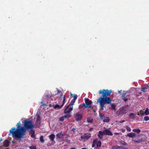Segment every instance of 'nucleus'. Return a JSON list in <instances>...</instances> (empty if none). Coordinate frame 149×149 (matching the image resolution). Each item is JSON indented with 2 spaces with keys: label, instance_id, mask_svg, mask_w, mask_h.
<instances>
[{
  "label": "nucleus",
  "instance_id": "c03bdc74",
  "mask_svg": "<svg viewBox=\"0 0 149 149\" xmlns=\"http://www.w3.org/2000/svg\"><path fill=\"white\" fill-rule=\"evenodd\" d=\"M94 144H95V143H93V144H92V147H94Z\"/></svg>",
  "mask_w": 149,
  "mask_h": 149
},
{
  "label": "nucleus",
  "instance_id": "a19ab883",
  "mask_svg": "<svg viewBox=\"0 0 149 149\" xmlns=\"http://www.w3.org/2000/svg\"><path fill=\"white\" fill-rule=\"evenodd\" d=\"M114 134L116 135H118L119 134V133H114Z\"/></svg>",
  "mask_w": 149,
  "mask_h": 149
},
{
  "label": "nucleus",
  "instance_id": "9b49d317",
  "mask_svg": "<svg viewBox=\"0 0 149 149\" xmlns=\"http://www.w3.org/2000/svg\"><path fill=\"white\" fill-rule=\"evenodd\" d=\"M104 135L112 136L113 135L112 133L108 129L105 130L103 131Z\"/></svg>",
  "mask_w": 149,
  "mask_h": 149
},
{
  "label": "nucleus",
  "instance_id": "b1692460",
  "mask_svg": "<svg viewBox=\"0 0 149 149\" xmlns=\"http://www.w3.org/2000/svg\"><path fill=\"white\" fill-rule=\"evenodd\" d=\"M145 114L146 115L149 114V110L148 108H147L145 111Z\"/></svg>",
  "mask_w": 149,
  "mask_h": 149
},
{
  "label": "nucleus",
  "instance_id": "f3484780",
  "mask_svg": "<svg viewBox=\"0 0 149 149\" xmlns=\"http://www.w3.org/2000/svg\"><path fill=\"white\" fill-rule=\"evenodd\" d=\"M123 147L122 146H119L118 145L113 146L112 147L111 149H123Z\"/></svg>",
  "mask_w": 149,
  "mask_h": 149
},
{
  "label": "nucleus",
  "instance_id": "1a4fd4ad",
  "mask_svg": "<svg viewBox=\"0 0 149 149\" xmlns=\"http://www.w3.org/2000/svg\"><path fill=\"white\" fill-rule=\"evenodd\" d=\"M91 137V134L89 133H86L81 136V140L84 141L88 140Z\"/></svg>",
  "mask_w": 149,
  "mask_h": 149
},
{
  "label": "nucleus",
  "instance_id": "37998d69",
  "mask_svg": "<svg viewBox=\"0 0 149 149\" xmlns=\"http://www.w3.org/2000/svg\"><path fill=\"white\" fill-rule=\"evenodd\" d=\"M36 115H37V117H38V116H39L40 117L39 114L38 113H37Z\"/></svg>",
  "mask_w": 149,
  "mask_h": 149
},
{
  "label": "nucleus",
  "instance_id": "393cba45",
  "mask_svg": "<svg viewBox=\"0 0 149 149\" xmlns=\"http://www.w3.org/2000/svg\"><path fill=\"white\" fill-rule=\"evenodd\" d=\"M40 141L41 143H44V140L43 139V137L42 136H41L40 138Z\"/></svg>",
  "mask_w": 149,
  "mask_h": 149
},
{
  "label": "nucleus",
  "instance_id": "864d4df0",
  "mask_svg": "<svg viewBox=\"0 0 149 149\" xmlns=\"http://www.w3.org/2000/svg\"><path fill=\"white\" fill-rule=\"evenodd\" d=\"M58 92H59V91L58 90H57Z\"/></svg>",
  "mask_w": 149,
  "mask_h": 149
},
{
  "label": "nucleus",
  "instance_id": "e433bc0d",
  "mask_svg": "<svg viewBox=\"0 0 149 149\" xmlns=\"http://www.w3.org/2000/svg\"><path fill=\"white\" fill-rule=\"evenodd\" d=\"M31 136L32 137L34 138L35 137V135H34V133L32 134L31 135Z\"/></svg>",
  "mask_w": 149,
  "mask_h": 149
},
{
  "label": "nucleus",
  "instance_id": "412c9836",
  "mask_svg": "<svg viewBox=\"0 0 149 149\" xmlns=\"http://www.w3.org/2000/svg\"><path fill=\"white\" fill-rule=\"evenodd\" d=\"M132 131L134 132L139 134L141 132V130L139 129H135L132 130Z\"/></svg>",
  "mask_w": 149,
  "mask_h": 149
},
{
  "label": "nucleus",
  "instance_id": "cd10ccee",
  "mask_svg": "<svg viewBox=\"0 0 149 149\" xmlns=\"http://www.w3.org/2000/svg\"><path fill=\"white\" fill-rule=\"evenodd\" d=\"M109 118L107 117L105 119L103 120V121L105 122H108L109 121Z\"/></svg>",
  "mask_w": 149,
  "mask_h": 149
},
{
  "label": "nucleus",
  "instance_id": "58836bf2",
  "mask_svg": "<svg viewBox=\"0 0 149 149\" xmlns=\"http://www.w3.org/2000/svg\"><path fill=\"white\" fill-rule=\"evenodd\" d=\"M125 94H122V97L123 99V98H125Z\"/></svg>",
  "mask_w": 149,
  "mask_h": 149
},
{
  "label": "nucleus",
  "instance_id": "f257e3e1",
  "mask_svg": "<svg viewBox=\"0 0 149 149\" xmlns=\"http://www.w3.org/2000/svg\"><path fill=\"white\" fill-rule=\"evenodd\" d=\"M111 90L103 89L99 91V93L102 94V97H100L97 100V103H99L100 105V109L103 110L106 104H110L112 101V99L108 96H109L111 93Z\"/></svg>",
  "mask_w": 149,
  "mask_h": 149
},
{
  "label": "nucleus",
  "instance_id": "49530a36",
  "mask_svg": "<svg viewBox=\"0 0 149 149\" xmlns=\"http://www.w3.org/2000/svg\"><path fill=\"white\" fill-rule=\"evenodd\" d=\"M76 130V129H75V128H72V130H73V131H74V130Z\"/></svg>",
  "mask_w": 149,
  "mask_h": 149
},
{
  "label": "nucleus",
  "instance_id": "a878e982",
  "mask_svg": "<svg viewBox=\"0 0 149 149\" xmlns=\"http://www.w3.org/2000/svg\"><path fill=\"white\" fill-rule=\"evenodd\" d=\"M125 128L128 132H130L131 131V129L130 127L127 126H125Z\"/></svg>",
  "mask_w": 149,
  "mask_h": 149
},
{
  "label": "nucleus",
  "instance_id": "a211bd4d",
  "mask_svg": "<svg viewBox=\"0 0 149 149\" xmlns=\"http://www.w3.org/2000/svg\"><path fill=\"white\" fill-rule=\"evenodd\" d=\"M10 142L7 140H6L3 143V145L5 147H8L9 145Z\"/></svg>",
  "mask_w": 149,
  "mask_h": 149
},
{
  "label": "nucleus",
  "instance_id": "4be33fe9",
  "mask_svg": "<svg viewBox=\"0 0 149 149\" xmlns=\"http://www.w3.org/2000/svg\"><path fill=\"white\" fill-rule=\"evenodd\" d=\"M93 119L91 117H88L87 118V121L88 122L91 123L93 122Z\"/></svg>",
  "mask_w": 149,
  "mask_h": 149
},
{
  "label": "nucleus",
  "instance_id": "ddd939ff",
  "mask_svg": "<svg viewBox=\"0 0 149 149\" xmlns=\"http://www.w3.org/2000/svg\"><path fill=\"white\" fill-rule=\"evenodd\" d=\"M65 133H62V132L58 133L56 135V136L58 138H63L65 136Z\"/></svg>",
  "mask_w": 149,
  "mask_h": 149
},
{
  "label": "nucleus",
  "instance_id": "8fccbe9b",
  "mask_svg": "<svg viewBox=\"0 0 149 149\" xmlns=\"http://www.w3.org/2000/svg\"><path fill=\"white\" fill-rule=\"evenodd\" d=\"M70 149H76L75 148L73 147V148H70Z\"/></svg>",
  "mask_w": 149,
  "mask_h": 149
},
{
  "label": "nucleus",
  "instance_id": "72a5a7b5",
  "mask_svg": "<svg viewBox=\"0 0 149 149\" xmlns=\"http://www.w3.org/2000/svg\"><path fill=\"white\" fill-rule=\"evenodd\" d=\"M100 117L101 119H103L105 118V116L104 115H100Z\"/></svg>",
  "mask_w": 149,
  "mask_h": 149
},
{
  "label": "nucleus",
  "instance_id": "dca6fc26",
  "mask_svg": "<svg viewBox=\"0 0 149 149\" xmlns=\"http://www.w3.org/2000/svg\"><path fill=\"white\" fill-rule=\"evenodd\" d=\"M136 134L133 132L129 133L127 134V136L130 138H133L135 137Z\"/></svg>",
  "mask_w": 149,
  "mask_h": 149
},
{
  "label": "nucleus",
  "instance_id": "5fc2aeb1",
  "mask_svg": "<svg viewBox=\"0 0 149 149\" xmlns=\"http://www.w3.org/2000/svg\"><path fill=\"white\" fill-rule=\"evenodd\" d=\"M41 103H42V102H41Z\"/></svg>",
  "mask_w": 149,
  "mask_h": 149
},
{
  "label": "nucleus",
  "instance_id": "a18cd8bd",
  "mask_svg": "<svg viewBox=\"0 0 149 149\" xmlns=\"http://www.w3.org/2000/svg\"><path fill=\"white\" fill-rule=\"evenodd\" d=\"M121 91H122L121 90L120 91H118V92L119 93H121Z\"/></svg>",
  "mask_w": 149,
  "mask_h": 149
},
{
  "label": "nucleus",
  "instance_id": "6e6d98bb",
  "mask_svg": "<svg viewBox=\"0 0 149 149\" xmlns=\"http://www.w3.org/2000/svg\"><path fill=\"white\" fill-rule=\"evenodd\" d=\"M148 99L149 100V98H148Z\"/></svg>",
  "mask_w": 149,
  "mask_h": 149
},
{
  "label": "nucleus",
  "instance_id": "39448f33",
  "mask_svg": "<svg viewBox=\"0 0 149 149\" xmlns=\"http://www.w3.org/2000/svg\"><path fill=\"white\" fill-rule=\"evenodd\" d=\"M127 106H125L119 109L117 111L119 115H123L127 112Z\"/></svg>",
  "mask_w": 149,
  "mask_h": 149
},
{
  "label": "nucleus",
  "instance_id": "3c124183",
  "mask_svg": "<svg viewBox=\"0 0 149 149\" xmlns=\"http://www.w3.org/2000/svg\"><path fill=\"white\" fill-rule=\"evenodd\" d=\"M93 128H91L90 129V130H92Z\"/></svg>",
  "mask_w": 149,
  "mask_h": 149
},
{
  "label": "nucleus",
  "instance_id": "5701e85b",
  "mask_svg": "<svg viewBox=\"0 0 149 149\" xmlns=\"http://www.w3.org/2000/svg\"><path fill=\"white\" fill-rule=\"evenodd\" d=\"M143 141V139L142 138L140 139L137 140H133V141H134L135 142L137 143H141Z\"/></svg>",
  "mask_w": 149,
  "mask_h": 149
},
{
  "label": "nucleus",
  "instance_id": "f704fd0d",
  "mask_svg": "<svg viewBox=\"0 0 149 149\" xmlns=\"http://www.w3.org/2000/svg\"><path fill=\"white\" fill-rule=\"evenodd\" d=\"M134 114L133 113H132L130 114L129 116L131 117H132V116L133 117L134 116Z\"/></svg>",
  "mask_w": 149,
  "mask_h": 149
},
{
  "label": "nucleus",
  "instance_id": "f8f14e48",
  "mask_svg": "<svg viewBox=\"0 0 149 149\" xmlns=\"http://www.w3.org/2000/svg\"><path fill=\"white\" fill-rule=\"evenodd\" d=\"M71 117L70 114H67L66 115L61 117L59 118V120L60 121H63L64 120L65 118H68Z\"/></svg>",
  "mask_w": 149,
  "mask_h": 149
},
{
  "label": "nucleus",
  "instance_id": "9d476101",
  "mask_svg": "<svg viewBox=\"0 0 149 149\" xmlns=\"http://www.w3.org/2000/svg\"><path fill=\"white\" fill-rule=\"evenodd\" d=\"M41 119L39 116L37 117L35 126L36 127H39L40 126Z\"/></svg>",
  "mask_w": 149,
  "mask_h": 149
},
{
  "label": "nucleus",
  "instance_id": "aec40b11",
  "mask_svg": "<svg viewBox=\"0 0 149 149\" xmlns=\"http://www.w3.org/2000/svg\"><path fill=\"white\" fill-rule=\"evenodd\" d=\"M49 138L51 141H53L55 138V135L53 134H51L49 136Z\"/></svg>",
  "mask_w": 149,
  "mask_h": 149
},
{
  "label": "nucleus",
  "instance_id": "6ab92c4d",
  "mask_svg": "<svg viewBox=\"0 0 149 149\" xmlns=\"http://www.w3.org/2000/svg\"><path fill=\"white\" fill-rule=\"evenodd\" d=\"M111 109L112 110H113L114 111H116V105H115L114 103H112L111 104Z\"/></svg>",
  "mask_w": 149,
  "mask_h": 149
},
{
  "label": "nucleus",
  "instance_id": "7c9ffc66",
  "mask_svg": "<svg viewBox=\"0 0 149 149\" xmlns=\"http://www.w3.org/2000/svg\"><path fill=\"white\" fill-rule=\"evenodd\" d=\"M120 142L123 145H127L126 143L123 141H121Z\"/></svg>",
  "mask_w": 149,
  "mask_h": 149
},
{
  "label": "nucleus",
  "instance_id": "c9c22d12",
  "mask_svg": "<svg viewBox=\"0 0 149 149\" xmlns=\"http://www.w3.org/2000/svg\"><path fill=\"white\" fill-rule=\"evenodd\" d=\"M63 99V97H61V99H60V102H59V104H60L61 105L62 104V102L61 101V99Z\"/></svg>",
  "mask_w": 149,
  "mask_h": 149
},
{
  "label": "nucleus",
  "instance_id": "2eb2a0df",
  "mask_svg": "<svg viewBox=\"0 0 149 149\" xmlns=\"http://www.w3.org/2000/svg\"><path fill=\"white\" fill-rule=\"evenodd\" d=\"M99 134H98V137L100 139H102L103 138V136L104 135L103 131L102 132L100 131L99 132Z\"/></svg>",
  "mask_w": 149,
  "mask_h": 149
},
{
  "label": "nucleus",
  "instance_id": "473e14b6",
  "mask_svg": "<svg viewBox=\"0 0 149 149\" xmlns=\"http://www.w3.org/2000/svg\"><path fill=\"white\" fill-rule=\"evenodd\" d=\"M146 89H147V88L146 87H143V88H142L141 91L143 92H145Z\"/></svg>",
  "mask_w": 149,
  "mask_h": 149
},
{
  "label": "nucleus",
  "instance_id": "79ce46f5",
  "mask_svg": "<svg viewBox=\"0 0 149 149\" xmlns=\"http://www.w3.org/2000/svg\"><path fill=\"white\" fill-rule=\"evenodd\" d=\"M125 131V129H122V132H124Z\"/></svg>",
  "mask_w": 149,
  "mask_h": 149
},
{
  "label": "nucleus",
  "instance_id": "ea45409f",
  "mask_svg": "<svg viewBox=\"0 0 149 149\" xmlns=\"http://www.w3.org/2000/svg\"><path fill=\"white\" fill-rule=\"evenodd\" d=\"M125 122V120H122L121 121H120V123H122L124 122Z\"/></svg>",
  "mask_w": 149,
  "mask_h": 149
},
{
  "label": "nucleus",
  "instance_id": "6e6552de",
  "mask_svg": "<svg viewBox=\"0 0 149 149\" xmlns=\"http://www.w3.org/2000/svg\"><path fill=\"white\" fill-rule=\"evenodd\" d=\"M82 115L81 112H78L76 113L74 115V118L77 121L81 120L82 118Z\"/></svg>",
  "mask_w": 149,
  "mask_h": 149
},
{
  "label": "nucleus",
  "instance_id": "c756f323",
  "mask_svg": "<svg viewBox=\"0 0 149 149\" xmlns=\"http://www.w3.org/2000/svg\"><path fill=\"white\" fill-rule=\"evenodd\" d=\"M77 96L76 95H74L73 96V100L75 101L77 99Z\"/></svg>",
  "mask_w": 149,
  "mask_h": 149
},
{
  "label": "nucleus",
  "instance_id": "7ed1b4c3",
  "mask_svg": "<svg viewBox=\"0 0 149 149\" xmlns=\"http://www.w3.org/2000/svg\"><path fill=\"white\" fill-rule=\"evenodd\" d=\"M85 104L84 103L79 105V108L81 110L84 109L85 108L88 107L90 108L94 112H95V110L93 109V107H91V104L92 102L88 98H85Z\"/></svg>",
  "mask_w": 149,
  "mask_h": 149
},
{
  "label": "nucleus",
  "instance_id": "0eeeda50",
  "mask_svg": "<svg viewBox=\"0 0 149 149\" xmlns=\"http://www.w3.org/2000/svg\"><path fill=\"white\" fill-rule=\"evenodd\" d=\"M72 110L73 106H70V105H68L65 109L64 113L65 114H70V112Z\"/></svg>",
  "mask_w": 149,
  "mask_h": 149
},
{
  "label": "nucleus",
  "instance_id": "20e7f679",
  "mask_svg": "<svg viewBox=\"0 0 149 149\" xmlns=\"http://www.w3.org/2000/svg\"><path fill=\"white\" fill-rule=\"evenodd\" d=\"M23 123L25 129L31 130H33V126L31 121L24 120V121Z\"/></svg>",
  "mask_w": 149,
  "mask_h": 149
},
{
  "label": "nucleus",
  "instance_id": "09e8293b",
  "mask_svg": "<svg viewBox=\"0 0 149 149\" xmlns=\"http://www.w3.org/2000/svg\"><path fill=\"white\" fill-rule=\"evenodd\" d=\"M2 140H3V139H2L1 138V139H0V141H1H1Z\"/></svg>",
  "mask_w": 149,
  "mask_h": 149
},
{
  "label": "nucleus",
  "instance_id": "4468645a",
  "mask_svg": "<svg viewBox=\"0 0 149 149\" xmlns=\"http://www.w3.org/2000/svg\"><path fill=\"white\" fill-rule=\"evenodd\" d=\"M93 143H95L97 147H100L101 145V142L100 141H97V139L94 140L93 141Z\"/></svg>",
  "mask_w": 149,
  "mask_h": 149
},
{
  "label": "nucleus",
  "instance_id": "423d86ee",
  "mask_svg": "<svg viewBox=\"0 0 149 149\" xmlns=\"http://www.w3.org/2000/svg\"><path fill=\"white\" fill-rule=\"evenodd\" d=\"M65 95L63 96V99H61V101L62 102V104L60 105L59 104H56L54 106V108L55 109H60L61 108L65 103Z\"/></svg>",
  "mask_w": 149,
  "mask_h": 149
},
{
  "label": "nucleus",
  "instance_id": "de8ad7c7",
  "mask_svg": "<svg viewBox=\"0 0 149 149\" xmlns=\"http://www.w3.org/2000/svg\"><path fill=\"white\" fill-rule=\"evenodd\" d=\"M2 140H3V139H2L1 138V139H0V141H1H1Z\"/></svg>",
  "mask_w": 149,
  "mask_h": 149
},
{
  "label": "nucleus",
  "instance_id": "f03ea898",
  "mask_svg": "<svg viewBox=\"0 0 149 149\" xmlns=\"http://www.w3.org/2000/svg\"><path fill=\"white\" fill-rule=\"evenodd\" d=\"M20 125L21 123L19 122L17 125V129L16 130L15 127L12 128L10 130L9 135L10 136V134H12L13 137L19 139H21L23 138L25 135L26 131L25 129L23 127L19 128Z\"/></svg>",
  "mask_w": 149,
  "mask_h": 149
},
{
  "label": "nucleus",
  "instance_id": "bb28decb",
  "mask_svg": "<svg viewBox=\"0 0 149 149\" xmlns=\"http://www.w3.org/2000/svg\"><path fill=\"white\" fill-rule=\"evenodd\" d=\"M75 101L74 100H72L70 103L68 105H70V106H72V105L74 104Z\"/></svg>",
  "mask_w": 149,
  "mask_h": 149
},
{
  "label": "nucleus",
  "instance_id": "4c0bfd02",
  "mask_svg": "<svg viewBox=\"0 0 149 149\" xmlns=\"http://www.w3.org/2000/svg\"><path fill=\"white\" fill-rule=\"evenodd\" d=\"M123 100L125 102H126L128 100L127 99H126L125 97L123 98Z\"/></svg>",
  "mask_w": 149,
  "mask_h": 149
},
{
  "label": "nucleus",
  "instance_id": "c85d7f7f",
  "mask_svg": "<svg viewBox=\"0 0 149 149\" xmlns=\"http://www.w3.org/2000/svg\"><path fill=\"white\" fill-rule=\"evenodd\" d=\"M144 119L145 121H148L149 120V117L146 116L144 117Z\"/></svg>",
  "mask_w": 149,
  "mask_h": 149
},
{
  "label": "nucleus",
  "instance_id": "603ef678",
  "mask_svg": "<svg viewBox=\"0 0 149 149\" xmlns=\"http://www.w3.org/2000/svg\"><path fill=\"white\" fill-rule=\"evenodd\" d=\"M46 96L47 97H48V95H46Z\"/></svg>",
  "mask_w": 149,
  "mask_h": 149
},
{
  "label": "nucleus",
  "instance_id": "2f4dec72",
  "mask_svg": "<svg viewBox=\"0 0 149 149\" xmlns=\"http://www.w3.org/2000/svg\"><path fill=\"white\" fill-rule=\"evenodd\" d=\"M30 149H36V147L35 146H32L29 147Z\"/></svg>",
  "mask_w": 149,
  "mask_h": 149
}]
</instances>
